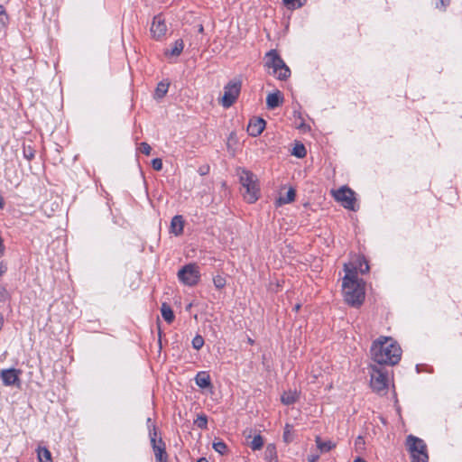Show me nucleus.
<instances>
[{
	"label": "nucleus",
	"instance_id": "13",
	"mask_svg": "<svg viewBox=\"0 0 462 462\" xmlns=\"http://www.w3.org/2000/svg\"><path fill=\"white\" fill-rule=\"evenodd\" d=\"M20 371L14 368L3 370L0 374V377L5 385L11 386L19 383Z\"/></svg>",
	"mask_w": 462,
	"mask_h": 462
},
{
	"label": "nucleus",
	"instance_id": "15",
	"mask_svg": "<svg viewBox=\"0 0 462 462\" xmlns=\"http://www.w3.org/2000/svg\"><path fill=\"white\" fill-rule=\"evenodd\" d=\"M282 97L281 96L280 91L270 93L266 97V105H267L268 108H270V109L278 107L280 106V104L282 103Z\"/></svg>",
	"mask_w": 462,
	"mask_h": 462
},
{
	"label": "nucleus",
	"instance_id": "42",
	"mask_svg": "<svg viewBox=\"0 0 462 462\" xmlns=\"http://www.w3.org/2000/svg\"><path fill=\"white\" fill-rule=\"evenodd\" d=\"M362 444H364V439H363V438L361 436H359L356 439V446L362 445Z\"/></svg>",
	"mask_w": 462,
	"mask_h": 462
},
{
	"label": "nucleus",
	"instance_id": "45",
	"mask_svg": "<svg viewBox=\"0 0 462 462\" xmlns=\"http://www.w3.org/2000/svg\"><path fill=\"white\" fill-rule=\"evenodd\" d=\"M5 206V201L3 197L0 195V208H3Z\"/></svg>",
	"mask_w": 462,
	"mask_h": 462
},
{
	"label": "nucleus",
	"instance_id": "5",
	"mask_svg": "<svg viewBox=\"0 0 462 462\" xmlns=\"http://www.w3.org/2000/svg\"><path fill=\"white\" fill-rule=\"evenodd\" d=\"M406 446L411 453L412 462H428L427 446L421 439L409 435L406 439Z\"/></svg>",
	"mask_w": 462,
	"mask_h": 462
},
{
	"label": "nucleus",
	"instance_id": "21",
	"mask_svg": "<svg viewBox=\"0 0 462 462\" xmlns=\"http://www.w3.org/2000/svg\"><path fill=\"white\" fill-rule=\"evenodd\" d=\"M161 312L162 318L167 321L168 323H171L174 319V313L167 303H162L161 308Z\"/></svg>",
	"mask_w": 462,
	"mask_h": 462
},
{
	"label": "nucleus",
	"instance_id": "46",
	"mask_svg": "<svg viewBox=\"0 0 462 462\" xmlns=\"http://www.w3.org/2000/svg\"><path fill=\"white\" fill-rule=\"evenodd\" d=\"M354 462H366V461L361 457H357L354 460Z\"/></svg>",
	"mask_w": 462,
	"mask_h": 462
},
{
	"label": "nucleus",
	"instance_id": "33",
	"mask_svg": "<svg viewBox=\"0 0 462 462\" xmlns=\"http://www.w3.org/2000/svg\"><path fill=\"white\" fill-rule=\"evenodd\" d=\"M152 166L155 171H161L162 169V161L160 158H155L152 161Z\"/></svg>",
	"mask_w": 462,
	"mask_h": 462
},
{
	"label": "nucleus",
	"instance_id": "11",
	"mask_svg": "<svg viewBox=\"0 0 462 462\" xmlns=\"http://www.w3.org/2000/svg\"><path fill=\"white\" fill-rule=\"evenodd\" d=\"M243 435L245 439L246 445L253 450H259L263 446V439L260 434H256L254 430L247 428L244 430Z\"/></svg>",
	"mask_w": 462,
	"mask_h": 462
},
{
	"label": "nucleus",
	"instance_id": "12",
	"mask_svg": "<svg viewBox=\"0 0 462 462\" xmlns=\"http://www.w3.org/2000/svg\"><path fill=\"white\" fill-rule=\"evenodd\" d=\"M166 32L167 25L164 18L161 14L154 16L151 26V33L152 37L160 40L166 34Z\"/></svg>",
	"mask_w": 462,
	"mask_h": 462
},
{
	"label": "nucleus",
	"instance_id": "17",
	"mask_svg": "<svg viewBox=\"0 0 462 462\" xmlns=\"http://www.w3.org/2000/svg\"><path fill=\"white\" fill-rule=\"evenodd\" d=\"M296 196L295 189L291 188L288 189V191L285 193V195H281L278 199L276 200V204L278 206H282L283 204H288L292 201H294Z\"/></svg>",
	"mask_w": 462,
	"mask_h": 462
},
{
	"label": "nucleus",
	"instance_id": "35",
	"mask_svg": "<svg viewBox=\"0 0 462 462\" xmlns=\"http://www.w3.org/2000/svg\"><path fill=\"white\" fill-rule=\"evenodd\" d=\"M9 294L5 287L0 286V301H5Z\"/></svg>",
	"mask_w": 462,
	"mask_h": 462
},
{
	"label": "nucleus",
	"instance_id": "3",
	"mask_svg": "<svg viewBox=\"0 0 462 462\" xmlns=\"http://www.w3.org/2000/svg\"><path fill=\"white\" fill-rule=\"evenodd\" d=\"M264 60V66L272 69V72L270 73L274 75L278 79L284 80L290 77V69L275 50L269 51L266 53Z\"/></svg>",
	"mask_w": 462,
	"mask_h": 462
},
{
	"label": "nucleus",
	"instance_id": "22",
	"mask_svg": "<svg viewBox=\"0 0 462 462\" xmlns=\"http://www.w3.org/2000/svg\"><path fill=\"white\" fill-rule=\"evenodd\" d=\"M183 48H184L183 41L179 39L173 43L172 49L171 51H166L165 54L177 57L182 52Z\"/></svg>",
	"mask_w": 462,
	"mask_h": 462
},
{
	"label": "nucleus",
	"instance_id": "26",
	"mask_svg": "<svg viewBox=\"0 0 462 462\" xmlns=\"http://www.w3.org/2000/svg\"><path fill=\"white\" fill-rule=\"evenodd\" d=\"M213 448L216 452L224 455L227 449V447L224 441L219 440L213 443Z\"/></svg>",
	"mask_w": 462,
	"mask_h": 462
},
{
	"label": "nucleus",
	"instance_id": "24",
	"mask_svg": "<svg viewBox=\"0 0 462 462\" xmlns=\"http://www.w3.org/2000/svg\"><path fill=\"white\" fill-rule=\"evenodd\" d=\"M168 88H169L168 83L160 82L155 89L154 97L156 98L163 97L168 91Z\"/></svg>",
	"mask_w": 462,
	"mask_h": 462
},
{
	"label": "nucleus",
	"instance_id": "36",
	"mask_svg": "<svg viewBox=\"0 0 462 462\" xmlns=\"http://www.w3.org/2000/svg\"><path fill=\"white\" fill-rule=\"evenodd\" d=\"M266 455L268 456H273V457H275L276 455V450H275V447L274 446H268L266 448Z\"/></svg>",
	"mask_w": 462,
	"mask_h": 462
},
{
	"label": "nucleus",
	"instance_id": "20",
	"mask_svg": "<svg viewBox=\"0 0 462 462\" xmlns=\"http://www.w3.org/2000/svg\"><path fill=\"white\" fill-rule=\"evenodd\" d=\"M316 444L321 452H328L336 447V444L331 440L323 441L319 436L316 437Z\"/></svg>",
	"mask_w": 462,
	"mask_h": 462
},
{
	"label": "nucleus",
	"instance_id": "30",
	"mask_svg": "<svg viewBox=\"0 0 462 462\" xmlns=\"http://www.w3.org/2000/svg\"><path fill=\"white\" fill-rule=\"evenodd\" d=\"M358 268L361 273H365L369 271L368 263L364 258H358Z\"/></svg>",
	"mask_w": 462,
	"mask_h": 462
},
{
	"label": "nucleus",
	"instance_id": "7",
	"mask_svg": "<svg viewBox=\"0 0 462 462\" xmlns=\"http://www.w3.org/2000/svg\"><path fill=\"white\" fill-rule=\"evenodd\" d=\"M370 384L372 389L382 393L385 392L388 387V372L383 367H379L377 365H370Z\"/></svg>",
	"mask_w": 462,
	"mask_h": 462
},
{
	"label": "nucleus",
	"instance_id": "6",
	"mask_svg": "<svg viewBox=\"0 0 462 462\" xmlns=\"http://www.w3.org/2000/svg\"><path fill=\"white\" fill-rule=\"evenodd\" d=\"M149 436L152 444V448L154 453L156 462H168V454L166 452V446L162 438L157 439V429L154 424L152 423L150 418L147 419Z\"/></svg>",
	"mask_w": 462,
	"mask_h": 462
},
{
	"label": "nucleus",
	"instance_id": "34",
	"mask_svg": "<svg viewBox=\"0 0 462 462\" xmlns=\"http://www.w3.org/2000/svg\"><path fill=\"white\" fill-rule=\"evenodd\" d=\"M140 151L145 155H149L151 153L152 148L147 143H141Z\"/></svg>",
	"mask_w": 462,
	"mask_h": 462
},
{
	"label": "nucleus",
	"instance_id": "48",
	"mask_svg": "<svg viewBox=\"0 0 462 462\" xmlns=\"http://www.w3.org/2000/svg\"><path fill=\"white\" fill-rule=\"evenodd\" d=\"M300 304H296V305L294 306V310H295L296 311H298V310H300Z\"/></svg>",
	"mask_w": 462,
	"mask_h": 462
},
{
	"label": "nucleus",
	"instance_id": "31",
	"mask_svg": "<svg viewBox=\"0 0 462 462\" xmlns=\"http://www.w3.org/2000/svg\"><path fill=\"white\" fill-rule=\"evenodd\" d=\"M213 282H214V285L217 289H222L226 285V279L219 275L214 277Z\"/></svg>",
	"mask_w": 462,
	"mask_h": 462
},
{
	"label": "nucleus",
	"instance_id": "29",
	"mask_svg": "<svg viewBox=\"0 0 462 462\" xmlns=\"http://www.w3.org/2000/svg\"><path fill=\"white\" fill-rule=\"evenodd\" d=\"M9 22V17L3 5H0V24L5 26Z\"/></svg>",
	"mask_w": 462,
	"mask_h": 462
},
{
	"label": "nucleus",
	"instance_id": "4",
	"mask_svg": "<svg viewBox=\"0 0 462 462\" xmlns=\"http://www.w3.org/2000/svg\"><path fill=\"white\" fill-rule=\"evenodd\" d=\"M240 182L245 189L244 199L249 203H254L260 195L256 176L249 171L243 170L240 173Z\"/></svg>",
	"mask_w": 462,
	"mask_h": 462
},
{
	"label": "nucleus",
	"instance_id": "41",
	"mask_svg": "<svg viewBox=\"0 0 462 462\" xmlns=\"http://www.w3.org/2000/svg\"><path fill=\"white\" fill-rule=\"evenodd\" d=\"M289 432H290V426L286 425L285 431H284V439H285L286 441H288Z\"/></svg>",
	"mask_w": 462,
	"mask_h": 462
},
{
	"label": "nucleus",
	"instance_id": "47",
	"mask_svg": "<svg viewBox=\"0 0 462 462\" xmlns=\"http://www.w3.org/2000/svg\"><path fill=\"white\" fill-rule=\"evenodd\" d=\"M198 462H208L207 458L201 457L198 460Z\"/></svg>",
	"mask_w": 462,
	"mask_h": 462
},
{
	"label": "nucleus",
	"instance_id": "32",
	"mask_svg": "<svg viewBox=\"0 0 462 462\" xmlns=\"http://www.w3.org/2000/svg\"><path fill=\"white\" fill-rule=\"evenodd\" d=\"M204 345V339L201 336H196L192 340V346L195 349H200Z\"/></svg>",
	"mask_w": 462,
	"mask_h": 462
},
{
	"label": "nucleus",
	"instance_id": "8",
	"mask_svg": "<svg viewBox=\"0 0 462 462\" xmlns=\"http://www.w3.org/2000/svg\"><path fill=\"white\" fill-rule=\"evenodd\" d=\"M242 82L238 79L230 80L224 88V95L220 100L221 105L227 108L230 107L239 97Z\"/></svg>",
	"mask_w": 462,
	"mask_h": 462
},
{
	"label": "nucleus",
	"instance_id": "23",
	"mask_svg": "<svg viewBox=\"0 0 462 462\" xmlns=\"http://www.w3.org/2000/svg\"><path fill=\"white\" fill-rule=\"evenodd\" d=\"M37 453L40 462H52L51 454L48 448H39Z\"/></svg>",
	"mask_w": 462,
	"mask_h": 462
},
{
	"label": "nucleus",
	"instance_id": "18",
	"mask_svg": "<svg viewBox=\"0 0 462 462\" xmlns=\"http://www.w3.org/2000/svg\"><path fill=\"white\" fill-rule=\"evenodd\" d=\"M282 402L285 405L295 403L299 400V393L297 391H288L282 395Z\"/></svg>",
	"mask_w": 462,
	"mask_h": 462
},
{
	"label": "nucleus",
	"instance_id": "37",
	"mask_svg": "<svg viewBox=\"0 0 462 462\" xmlns=\"http://www.w3.org/2000/svg\"><path fill=\"white\" fill-rule=\"evenodd\" d=\"M450 3V0H439V3L437 4V7H439V5H440V7L445 9L446 6H448Z\"/></svg>",
	"mask_w": 462,
	"mask_h": 462
},
{
	"label": "nucleus",
	"instance_id": "28",
	"mask_svg": "<svg viewBox=\"0 0 462 462\" xmlns=\"http://www.w3.org/2000/svg\"><path fill=\"white\" fill-rule=\"evenodd\" d=\"M283 4L291 9L300 8L303 5V2L300 0H282Z\"/></svg>",
	"mask_w": 462,
	"mask_h": 462
},
{
	"label": "nucleus",
	"instance_id": "39",
	"mask_svg": "<svg viewBox=\"0 0 462 462\" xmlns=\"http://www.w3.org/2000/svg\"><path fill=\"white\" fill-rule=\"evenodd\" d=\"M7 271V266L4 262L0 263V275H3Z\"/></svg>",
	"mask_w": 462,
	"mask_h": 462
},
{
	"label": "nucleus",
	"instance_id": "40",
	"mask_svg": "<svg viewBox=\"0 0 462 462\" xmlns=\"http://www.w3.org/2000/svg\"><path fill=\"white\" fill-rule=\"evenodd\" d=\"M208 170H209L208 166L200 168L199 169V173L201 175H205V174H207L208 172Z\"/></svg>",
	"mask_w": 462,
	"mask_h": 462
},
{
	"label": "nucleus",
	"instance_id": "27",
	"mask_svg": "<svg viewBox=\"0 0 462 462\" xmlns=\"http://www.w3.org/2000/svg\"><path fill=\"white\" fill-rule=\"evenodd\" d=\"M194 423L200 429H207L208 417L205 414H199Z\"/></svg>",
	"mask_w": 462,
	"mask_h": 462
},
{
	"label": "nucleus",
	"instance_id": "10",
	"mask_svg": "<svg viewBox=\"0 0 462 462\" xmlns=\"http://www.w3.org/2000/svg\"><path fill=\"white\" fill-rule=\"evenodd\" d=\"M335 199L342 204L345 208L356 210L355 192L347 187H341L333 192Z\"/></svg>",
	"mask_w": 462,
	"mask_h": 462
},
{
	"label": "nucleus",
	"instance_id": "43",
	"mask_svg": "<svg viewBox=\"0 0 462 462\" xmlns=\"http://www.w3.org/2000/svg\"><path fill=\"white\" fill-rule=\"evenodd\" d=\"M4 323H5V319H4L3 314L0 312V330L2 329V328L4 326Z\"/></svg>",
	"mask_w": 462,
	"mask_h": 462
},
{
	"label": "nucleus",
	"instance_id": "49",
	"mask_svg": "<svg viewBox=\"0 0 462 462\" xmlns=\"http://www.w3.org/2000/svg\"><path fill=\"white\" fill-rule=\"evenodd\" d=\"M249 343H253V340L251 338L248 339Z\"/></svg>",
	"mask_w": 462,
	"mask_h": 462
},
{
	"label": "nucleus",
	"instance_id": "14",
	"mask_svg": "<svg viewBox=\"0 0 462 462\" xmlns=\"http://www.w3.org/2000/svg\"><path fill=\"white\" fill-rule=\"evenodd\" d=\"M265 128V121L262 118L252 119L247 126V132L251 136L260 135Z\"/></svg>",
	"mask_w": 462,
	"mask_h": 462
},
{
	"label": "nucleus",
	"instance_id": "1",
	"mask_svg": "<svg viewBox=\"0 0 462 462\" xmlns=\"http://www.w3.org/2000/svg\"><path fill=\"white\" fill-rule=\"evenodd\" d=\"M372 359L377 365H394L402 356V349L398 343L390 337H380L371 346Z\"/></svg>",
	"mask_w": 462,
	"mask_h": 462
},
{
	"label": "nucleus",
	"instance_id": "16",
	"mask_svg": "<svg viewBox=\"0 0 462 462\" xmlns=\"http://www.w3.org/2000/svg\"><path fill=\"white\" fill-rule=\"evenodd\" d=\"M184 226V220L181 216H175L172 217L171 222V230L176 236L182 233Z\"/></svg>",
	"mask_w": 462,
	"mask_h": 462
},
{
	"label": "nucleus",
	"instance_id": "9",
	"mask_svg": "<svg viewBox=\"0 0 462 462\" xmlns=\"http://www.w3.org/2000/svg\"><path fill=\"white\" fill-rule=\"evenodd\" d=\"M200 274L197 264L189 263L178 272V278L188 286H194L198 283Z\"/></svg>",
	"mask_w": 462,
	"mask_h": 462
},
{
	"label": "nucleus",
	"instance_id": "44",
	"mask_svg": "<svg viewBox=\"0 0 462 462\" xmlns=\"http://www.w3.org/2000/svg\"><path fill=\"white\" fill-rule=\"evenodd\" d=\"M198 32H199V33H202V32H204V27H203V25H202V24H199V25H198Z\"/></svg>",
	"mask_w": 462,
	"mask_h": 462
},
{
	"label": "nucleus",
	"instance_id": "2",
	"mask_svg": "<svg viewBox=\"0 0 462 462\" xmlns=\"http://www.w3.org/2000/svg\"><path fill=\"white\" fill-rule=\"evenodd\" d=\"M356 269V266L350 268L345 264L346 275L342 283L345 300L353 307L360 306L365 300V283L357 279Z\"/></svg>",
	"mask_w": 462,
	"mask_h": 462
},
{
	"label": "nucleus",
	"instance_id": "19",
	"mask_svg": "<svg viewBox=\"0 0 462 462\" xmlns=\"http://www.w3.org/2000/svg\"><path fill=\"white\" fill-rule=\"evenodd\" d=\"M195 380L197 385L199 386L200 388H208L211 384L210 377L206 372H199L197 374Z\"/></svg>",
	"mask_w": 462,
	"mask_h": 462
},
{
	"label": "nucleus",
	"instance_id": "25",
	"mask_svg": "<svg viewBox=\"0 0 462 462\" xmlns=\"http://www.w3.org/2000/svg\"><path fill=\"white\" fill-rule=\"evenodd\" d=\"M306 148L302 143H296L291 152V154L297 158H303L306 156Z\"/></svg>",
	"mask_w": 462,
	"mask_h": 462
},
{
	"label": "nucleus",
	"instance_id": "38",
	"mask_svg": "<svg viewBox=\"0 0 462 462\" xmlns=\"http://www.w3.org/2000/svg\"><path fill=\"white\" fill-rule=\"evenodd\" d=\"M319 458V455L318 454H312L308 457L309 462H317Z\"/></svg>",
	"mask_w": 462,
	"mask_h": 462
}]
</instances>
